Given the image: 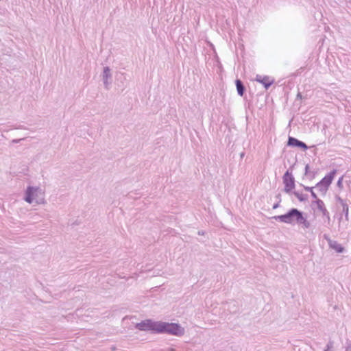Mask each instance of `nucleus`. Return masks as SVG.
Returning <instances> with one entry per match:
<instances>
[{
	"label": "nucleus",
	"mask_w": 351,
	"mask_h": 351,
	"mask_svg": "<svg viewBox=\"0 0 351 351\" xmlns=\"http://www.w3.org/2000/svg\"><path fill=\"white\" fill-rule=\"evenodd\" d=\"M298 224H302L304 228H308L310 227V222L303 217L302 213H301L299 218H298Z\"/></svg>",
	"instance_id": "12"
},
{
	"label": "nucleus",
	"mask_w": 351,
	"mask_h": 351,
	"mask_svg": "<svg viewBox=\"0 0 351 351\" xmlns=\"http://www.w3.org/2000/svg\"><path fill=\"white\" fill-rule=\"evenodd\" d=\"M305 191H310V192H312L313 191V187H309V186H304Z\"/></svg>",
	"instance_id": "19"
},
{
	"label": "nucleus",
	"mask_w": 351,
	"mask_h": 351,
	"mask_svg": "<svg viewBox=\"0 0 351 351\" xmlns=\"http://www.w3.org/2000/svg\"><path fill=\"white\" fill-rule=\"evenodd\" d=\"M332 345H333V343L332 341H330L327 343L326 345V350H331L332 348Z\"/></svg>",
	"instance_id": "16"
},
{
	"label": "nucleus",
	"mask_w": 351,
	"mask_h": 351,
	"mask_svg": "<svg viewBox=\"0 0 351 351\" xmlns=\"http://www.w3.org/2000/svg\"><path fill=\"white\" fill-rule=\"evenodd\" d=\"M308 169H309V165H306L305 167V175H307L308 173Z\"/></svg>",
	"instance_id": "21"
},
{
	"label": "nucleus",
	"mask_w": 351,
	"mask_h": 351,
	"mask_svg": "<svg viewBox=\"0 0 351 351\" xmlns=\"http://www.w3.org/2000/svg\"><path fill=\"white\" fill-rule=\"evenodd\" d=\"M315 204L317 208L322 213L323 216L326 217L328 220V223H330V215L328 211L326 210L325 207V204L324 202L321 199H317L313 202V205Z\"/></svg>",
	"instance_id": "8"
},
{
	"label": "nucleus",
	"mask_w": 351,
	"mask_h": 351,
	"mask_svg": "<svg viewBox=\"0 0 351 351\" xmlns=\"http://www.w3.org/2000/svg\"><path fill=\"white\" fill-rule=\"evenodd\" d=\"M302 212L297 208L291 209L287 213L282 215L275 216L273 218L286 223H297L298 218L300 217Z\"/></svg>",
	"instance_id": "3"
},
{
	"label": "nucleus",
	"mask_w": 351,
	"mask_h": 351,
	"mask_svg": "<svg viewBox=\"0 0 351 351\" xmlns=\"http://www.w3.org/2000/svg\"><path fill=\"white\" fill-rule=\"evenodd\" d=\"M236 86H237V90L238 94L240 96H243L244 91H245V87H244L242 82L240 80H236Z\"/></svg>",
	"instance_id": "13"
},
{
	"label": "nucleus",
	"mask_w": 351,
	"mask_h": 351,
	"mask_svg": "<svg viewBox=\"0 0 351 351\" xmlns=\"http://www.w3.org/2000/svg\"><path fill=\"white\" fill-rule=\"evenodd\" d=\"M278 206H279L278 203L275 204L273 206V209H276V208H277L278 207Z\"/></svg>",
	"instance_id": "22"
},
{
	"label": "nucleus",
	"mask_w": 351,
	"mask_h": 351,
	"mask_svg": "<svg viewBox=\"0 0 351 351\" xmlns=\"http://www.w3.org/2000/svg\"><path fill=\"white\" fill-rule=\"evenodd\" d=\"M324 351H332V350H325Z\"/></svg>",
	"instance_id": "27"
},
{
	"label": "nucleus",
	"mask_w": 351,
	"mask_h": 351,
	"mask_svg": "<svg viewBox=\"0 0 351 351\" xmlns=\"http://www.w3.org/2000/svg\"><path fill=\"white\" fill-rule=\"evenodd\" d=\"M112 78L111 70L108 66H105L104 68L103 73H102V80L104 84V86L106 89H109V86L111 84L110 80Z\"/></svg>",
	"instance_id": "7"
},
{
	"label": "nucleus",
	"mask_w": 351,
	"mask_h": 351,
	"mask_svg": "<svg viewBox=\"0 0 351 351\" xmlns=\"http://www.w3.org/2000/svg\"><path fill=\"white\" fill-rule=\"evenodd\" d=\"M160 322H155L152 319H145L136 324V328L140 330H151L153 332L158 333Z\"/></svg>",
	"instance_id": "4"
},
{
	"label": "nucleus",
	"mask_w": 351,
	"mask_h": 351,
	"mask_svg": "<svg viewBox=\"0 0 351 351\" xmlns=\"http://www.w3.org/2000/svg\"><path fill=\"white\" fill-rule=\"evenodd\" d=\"M24 139H25L24 138H20V139H13L11 143H18L21 141L24 140Z\"/></svg>",
	"instance_id": "17"
},
{
	"label": "nucleus",
	"mask_w": 351,
	"mask_h": 351,
	"mask_svg": "<svg viewBox=\"0 0 351 351\" xmlns=\"http://www.w3.org/2000/svg\"><path fill=\"white\" fill-rule=\"evenodd\" d=\"M341 179L342 178L339 179V180L338 181V184H341Z\"/></svg>",
	"instance_id": "25"
},
{
	"label": "nucleus",
	"mask_w": 351,
	"mask_h": 351,
	"mask_svg": "<svg viewBox=\"0 0 351 351\" xmlns=\"http://www.w3.org/2000/svg\"><path fill=\"white\" fill-rule=\"evenodd\" d=\"M345 351H351V343H348Z\"/></svg>",
	"instance_id": "20"
},
{
	"label": "nucleus",
	"mask_w": 351,
	"mask_h": 351,
	"mask_svg": "<svg viewBox=\"0 0 351 351\" xmlns=\"http://www.w3.org/2000/svg\"><path fill=\"white\" fill-rule=\"evenodd\" d=\"M294 195L296 196V197H297V198H298L300 202L305 201V200H306V199H307V195H304V194L300 193L299 192H297V191H295V192H294Z\"/></svg>",
	"instance_id": "15"
},
{
	"label": "nucleus",
	"mask_w": 351,
	"mask_h": 351,
	"mask_svg": "<svg viewBox=\"0 0 351 351\" xmlns=\"http://www.w3.org/2000/svg\"><path fill=\"white\" fill-rule=\"evenodd\" d=\"M336 173V170H333L328 175L326 176L319 182L316 184L318 190L324 194L328 190V186L332 183V181Z\"/></svg>",
	"instance_id": "5"
},
{
	"label": "nucleus",
	"mask_w": 351,
	"mask_h": 351,
	"mask_svg": "<svg viewBox=\"0 0 351 351\" xmlns=\"http://www.w3.org/2000/svg\"><path fill=\"white\" fill-rule=\"evenodd\" d=\"M297 97H298V98H302V95H301V93H298V95H297Z\"/></svg>",
	"instance_id": "24"
},
{
	"label": "nucleus",
	"mask_w": 351,
	"mask_h": 351,
	"mask_svg": "<svg viewBox=\"0 0 351 351\" xmlns=\"http://www.w3.org/2000/svg\"><path fill=\"white\" fill-rule=\"evenodd\" d=\"M169 351H176L173 348H170Z\"/></svg>",
	"instance_id": "26"
},
{
	"label": "nucleus",
	"mask_w": 351,
	"mask_h": 351,
	"mask_svg": "<svg viewBox=\"0 0 351 351\" xmlns=\"http://www.w3.org/2000/svg\"><path fill=\"white\" fill-rule=\"evenodd\" d=\"M24 199L29 204L34 201L36 204H44L45 193L42 189L38 186H28L25 191Z\"/></svg>",
	"instance_id": "1"
},
{
	"label": "nucleus",
	"mask_w": 351,
	"mask_h": 351,
	"mask_svg": "<svg viewBox=\"0 0 351 351\" xmlns=\"http://www.w3.org/2000/svg\"><path fill=\"white\" fill-rule=\"evenodd\" d=\"M244 156H245V153L244 152H242V153L240 154V157L241 158H243L244 157Z\"/></svg>",
	"instance_id": "23"
},
{
	"label": "nucleus",
	"mask_w": 351,
	"mask_h": 351,
	"mask_svg": "<svg viewBox=\"0 0 351 351\" xmlns=\"http://www.w3.org/2000/svg\"><path fill=\"white\" fill-rule=\"evenodd\" d=\"M341 203L342 207H343V213L345 214V217H346V219H348V211H349L348 205L341 199Z\"/></svg>",
	"instance_id": "14"
},
{
	"label": "nucleus",
	"mask_w": 351,
	"mask_h": 351,
	"mask_svg": "<svg viewBox=\"0 0 351 351\" xmlns=\"http://www.w3.org/2000/svg\"><path fill=\"white\" fill-rule=\"evenodd\" d=\"M288 145L293 147H299L302 148L303 149H308V146L304 142L300 141L293 137H289Z\"/></svg>",
	"instance_id": "10"
},
{
	"label": "nucleus",
	"mask_w": 351,
	"mask_h": 351,
	"mask_svg": "<svg viewBox=\"0 0 351 351\" xmlns=\"http://www.w3.org/2000/svg\"><path fill=\"white\" fill-rule=\"evenodd\" d=\"M255 80L258 82L261 83L266 89L274 83V80H270L269 77L261 75H256Z\"/></svg>",
	"instance_id": "9"
},
{
	"label": "nucleus",
	"mask_w": 351,
	"mask_h": 351,
	"mask_svg": "<svg viewBox=\"0 0 351 351\" xmlns=\"http://www.w3.org/2000/svg\"><path fill=\"white\" fill-rule=\"evenodd\" d=\"M311 196H312V197H313V199H315V201H316L317 199H319L317 198V195L313 192V191L312 192H311Z\"/></svg>",
	"instance_id": "18"
},
{
	"label": "nucleus",
	"mask_w": 351,
	"mask_h": 351,
	"mask_svg": "<svg viewBox=\"0 0 351 351\" xmlns=\"http://www.w3.org/2000/svg\"><path fill=\"white\" fill-rule=\"evenodd\" d=\"M158 333H167L180 337L184 334V328L178 324L160 322Z\"/></svg>",
	"instance_id": "2"
},
{
	"label": "nucleus",
	"mask_w": 351,
	"mask_h": 351,
	"mask_svg": "<svg viewBox=\"0 0 351 351\" xmlns=\"http://www.w3.org/2000/svg\"><path fill=\"white\" fill-rule=\"evenodd\" d=\"M329 245L331 248L334 249L337 252L341 253L343 251V247L341 244L335 241H330Z\"/></svg>",
	"instance_id": "11"
},
{
	"label": "nucleus",
	"mask_w": 351,
	"mask_h": 351,
	"mask_svg": "<svg viewBox=\"0 0 351 351\" xmlns=\"http://www.w3.org/2000/svg\"><path fill=\"white\" fill-rule=\"evenodd\" d=\"M283 183L285 184V191L290 192L295 187V180L293 176L287 171L283 176Z\"/></svg>",
	"instance_id": "6"
}]
</instances>
